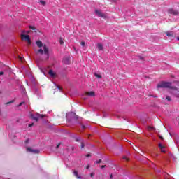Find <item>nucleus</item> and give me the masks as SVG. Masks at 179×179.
I'll return each mask as SVG.
<instances>
[{
    "label": "nucleus",
    "instance_id": "nucleus-13",
    "mask_svg": "<svg viewBox=\"0 0 179 179\" xmlns=\"http://www.w3.org/2000/svg\"><path fill=\"white\" fill-rule=\"evenodd\" d=\"M73 174H74L75 177H76V178H78V179L82 178L79 176V173H78V171L75 170V171H73Z\"/></svg>",
    "mask_w": 179,
    "mask_h": 179
},
{
    "label": "nucleus",
    "instance_id": "nucleus-2",
    "mask_svg": "<svg viewBox=\"0 0 179 179\" xmlns=\"http://www.w3.org/2000/svg\"><path fill=\"white\" fill-rule=\"evenodd\" d=\"M36 45L38 47V48H41L36 51V54H40L41 55L44 54L45 55L44 58L41 59V61H48V59H50V50L47 45H43V42H41V41H37ZM41 47H43V50L41 48Z\"/></svg>",
    "mask_w": 179,
    "mask_h": 179
},
{
    "label": "nucleus",
    "instance_id": "nucleus-32",
    "mask_svg": "<svg viewBox=\"0 0 179 179\" xmlns=\"http://www.w3.org/2000/svg\"><path fill=\"white\" fill-rule=\"evenodd\" d=\"M139 59L143 60V57L141 56H139Z\"/></svg>",
    "mask_w": 179,
    "mask_h": 179
},
{
    "label": "nucleus",
    "instance_id": "nucleus-24",
    "mask_svg": "<svg viewBox=\"0 0 179 179\" xmlns=\"http://www.w3.org/2000/svg\"><path fill=\"white\" fill-rule=\"evenodd\" d=\"M96 163L97 164H100V163H101V159H99V161H96Z\"/></svg>",
    "mask_w": 179,
    "mask_h": 179
},
{
    "label": "nucleus",
    "instance_id": "nucleus-18",
    "mask_svg": "<svg viewBox=\"0 0 179 179\" xmlns=\"http://www.w3.org/2000/svg\"><path fill=\"white\" fill-rule=\"evenodd\" d=\"M40 3H41V5H43V6H45V1H43V0H41V1H40Z\"/></svg>",
    "mask_w": 179,
    "mask_h": 179
},
{
    "label": "nucleus",
    "instance_id": "nucleus-17",
    "mask_svg": "<svg viewBox=\"0 0 179 179\" xmlns=\"http://www.w3.org/2000/svg\"><path fill=\"white\" fill-rule=\"evenodd\" d=\"M29 29H31V30H34L35 33H37V29H36V27H34V26H29Z\"/></svg>",
    "mask_w": 179,
    "mask_h": 179
},
{
    "label": "nucleus",
    "instance_id": "nucleus-39",
    "mask_svg": "<svg viewBox=\"0 0 179 179\" xmlns=\"http://www.w3.org/2000/svg\"><path fill=\"white\" fill-rule=\"evenodd\" d=\"M159 138H160L161 139H163V136H159Z\"/></svg>",
    "mask_w": 179,
    "mask_h": 179
},
{
    "label": "nucleus",
    "instance_id": "nucleus-40",
    "mask_svg": "<svg viewBox=\"0 0 179 179\" xmlns=\"http://www.w3.org/2000/svg\"><path fill=\"white\" fill-rule=\"evenodd\" d=\"M110 178L113 179V174H110Z\"/></svg>",
    "mask_w": 179,
    "mask_h": 179
},
{
    "label": "nucleus",
    "instance_id": "nucleus-19",
    "mask_svg": "<svg viewBox=\"0 0 179 179\" xmlns=\"http://www.w3.org/2000/svg\"><path fill=\"white\" fill-rule=\"evenodd\" d=\"M59 43L62 45V44H64V40L62 39V38H59Z\"/></svg>",
    "mask_w": 179,
    "mask_h": 179
},
{
    "label": "nucleus",
    "instance_id": "nucleus-16",
    "mask_svg": "<svg viewBox=\"0 0 179 179\" xmlns=\"http://www.w3.org/2000/svg\"><path fill=\"white\" fill-rule=\"evenodd\" d=\"M94 76L96 78H97L98 79H101V78H102L101 75H100V74H99V73H94Z\"/></svg>",
    "mask_w": 179,
    "mask_h": 179
},
{
    "label": "nucleus",
    "instance_id": "nucleus-30",
    "mask_svg": "<svg viewBox=\"0 0 179 179\" xmlns=\"http://www.w3.org/2000/svg\"><path fill=\"white\" fill-rule=\"evenodd\" d=\"M86 169H87V170H89V169H90V165H87V166H86Z\"/></svg>",
    "mask_w": 179,
    "mask_h": 179
},
{
    "label": "nucleus",
    "instance_id": "nucleus-12",
    "mask_svg": "<svg viewBox=\"0 0 179 179\" xmlns=\"http://www.w3.org/2000/svg\"><path fill=\"white\" fill-rule=\"evenodd\" d=\"M97 48L99 51H103V50H104V48L103 47V45L101 43L97 44Z\"/></svg>",
    "mask_w": 179,
    "mask_h": 179
},
{
    "label": "nucleus",
    "instance_id": "nucleus-35",
    "mask_svg": "<svg viewBox=\"0 0 179 179\" xmlns=\"http://www.w3.org/2000/svg\"><path fill=\"white\" fill-rule=\"evenodd\" d=\"M90 154H87V155H86V157H90Z\"/></svg>",
    "mask_w": 179,
    "mask_h": 179
},
{
    "label": "nucleus",
    "instance_id": "nucleus-41",
    "mask_svg": "<svg viewBox=\"0 0 179 179\" xmlns=\"http://www.w3.org/2000/svg\"><path fill=\"white\" fill-rule=\"evenodd\" d=\"M177 40H178V41H179V36H178V37H177Z\"/></svg>",
    "mask_w": 179,
    "mask_h": 179
},
{
    "label": "nucleus",
    "instance_id": "nucleus-28",
    "mask_svg": "<svg viewBox=\"0 0 179 179\" xmlns=\"http://www.w3.org/2000/svg\"><path fill=\"white\" fill-rule=\"evenodd\" d=\"M60 145H61V143H59V144H57V145L56 146V149H58V148H59Z\"/></svg>",
    "mask_w": 179,
    "mask_h": 179
},
{
    "label": "nucleus",
    "instance_id": "nucleus-36",
    "mask_svg": "<svg viewBox=\"0 0 179 179\" xmlns=\"http://www.w3.org/2000/svg\"><path fill=\"white\" fill-rule=\"evenodd\" d=\"M3 73H3V71H1V72H0V76H1V75H3Z\"/></svg>",
    "mask_w": 179,
    "mask_h": 179
},
{
    "label": "nucleus",
    "instance_id": "nucleus-27",
    "mask_svg": "<svg viewBox=\"0 0 179 179\" xmlns=\"http://www.w3.org/2000/svg\"><path fill=\"white\" fill-rule=\"evenodd\" d=\"M81 127H82V129H86V126H85V125L82 124V126H81Z\"/></svg>",
    "mask_w": 179,
    "mask_h": 179
},
{
    "label": "nucleus",
    "instance_id": "nucleus-33",
    "mask_svg": "<svg viewBox=\"0 0 179 179\" xmlns=\"http://www.w3.org/2000/svg\"><path fill=\"white\" fill-rule=\"evenodd\" d=\"M94 173H90L91 177H94Z\"/></svg>",
    "mask_w": 179,
    "mask_h": 179
},
{
    "label": "nucleus",
    "instance_id": "nucleus-11",
    "mask_svg": "<svg viewBox=\"0 0 179 179\" xmlns=\"http://www.w3.org/2000/svg\"><path fill=\"white\" fill-rule=\"evenodd\" d=\"M71 115L74 120L78 121L79 120V116L76 115V113H71Z\"/></svg>",
    "mask_w": 179,
    "mask_h": 179
},
{
    "label": "nucleus",
    "instance_id": "nucleus-23",
    "mask_svg": "<svg viewBox=\"0 0 179 179\" xmlns=\"http://www.w3.org/2000/svg\"><path fill=\"white\" fill-rule=\"evenodd\" d=\"M123 159L124 160H126L127 162H128L129 160V159H128L127 157H123Z\"/></svg>",
    "mask_w": 179,
    "mask_h": 179
},
{
    "label": "nucleus",
    "instance_id": "nucleus-9",
    "mask_svg": "<svg viewBox=\"0 0 179 179\" xmlns=\"http://www.w3.org/2000/svg\"><path fill=\"white\" fill-rule=\"evenodd\" d=\"M48 73V75H50V76H51V78H55V73L54 72V71L50 69V70H49Z\"/></svg>",
    "mask_w": 179,
    "mask_h": 179
},
{
    "label": "nucleus",
    "instance_id": "nucleus-21",
    "mask_svg": "<svg viewBox=\"0 0 179 179\" xmlns=\"http://www.w3.org/2000/svg\"><path fill=\"white\" fill-rule=\"evenodd\" d=\"M166 100H167L168 101H171V98L170 96H166Z\"/></svg>",
    "mask_w": 179,
    "mask_h": 179
},
{
    "label": "nucleus",
    "instance_id": "nucleus-10",
    "mask_svg": "<svg viewBox=\"0 0 179 179\" xmlns=\"http://www.w3.org/2000/svg\"><path fill=\"white\" fill-rule=\"evenodd\" d=\"M86 96H89L90 97H93L94 96V92L91 91V92H87L85 93Z\"/></svg>",
    "mask_w": 179,
    "mask_h": 179
},
{
    "label": "nucleus",
    "instance_id": "nucleus-38",
    "mask_svg": "<svg viewBox=\"0 0 179 179\" xmlns=\"http://www.w3.org/2000/svg\"><path fill=\"white\" fill-rule=\"evenodd\" d=\"M25 143H29V139H27V140L25 141Z\"/></svg>",
    "mask_w": 179,
    "mask_h": 179
},
{
    "label": "nucleus",
    "instance_id": "nucleus-29",
    "mask_svg": "<svg viewBox=\"0 0 179 179\" xmlns=\"http://www.w3.org/2000/svg\"><path fill=\"white\" fill-rule=\"evenodd\" d=\"M10 103H13V101H9V102H7L6 104H10Z\"/></svg>",
    "mask_w": 179,
    "mask_h": 179
},
{
    "label": "nucleus",
    "instance_id": "nucleus-1",
    "mask_svg": "<svg viewBox=\"0 0 179 179\" xmlns=\"http://www.w3.org/2000/svg\"><path fill=\"white\" fill-rule=\"evenodd\" d=\"M157 87L171 89L173 96L179 98V83L176 86H171V83L162 81L157 84Z\"/></svg>",
    "mask_w": 179,
    "mask_h": 179
},
{
    "label": "nucleus",
    "instance_id": "nucleus-6",
    "mask_svg": "<svg viewBox=\"0 0 179 179\" xmlns=\"http://www.w3.org/2000/svg\"><path fill=\"white\" fill-rule=\"evenodd\" d=\"M168 13L169 15H173L174 16H177V15H178L179 12H178V10H176L173 8H171L168 10Z\"/></svg>",
    "mask_w": 179,
    "mask_h": 179
},
{
    "label": "nucleus",
    "instance_id": "nucleus-20",
    "mask_svg": "<svg viewBox=\"0 0 179 179\" xmlns=\"http://www.w3.org/2000/svg\"><path fill=\"white\" fill-rule=\"evenodd\" d=\"M83 148H85V143H83V142H81V145L80 147V149H83Z\"/></svg>",
    "mask_w": 179,
    "mask_h": 179
},
{
    "label": "nucleus",
    "instance_id": "nucleus-42",
    "mask_svg": "<svg viewBox=\"0 0 179 179\" xmlns=\"http://www.w3.org/2000/svg\"><path fill=\"white\" fill-rule=\"evenodd\" d=\"M154 97H157V96H154Z\"/></svg>",
    "mask_w": 179,
    "mask_h": 179
},
{
    "label": "nucleus",
    "instance_id": "nucleus-22",
    "mask_svg": "<svg viewBox=\"0 0 179 179\" xmlns=\"http://www.w3.org/2000/svg\"><path fill=\"white\" fill-rule=\"evenodd\" d=\"M23 104H24V102L20 103V104L18 105V107H20L21 106H23Z\"/></svg>",
    "mask_w": 179,
    "mask_h": 179
},
{
    "label": "nucleus",
    "instance_id": "nucleus-15",
    "mask_svg": "<svg viewBox=\"0 0 179 179\" xmlns=\"http://www.w3.org/2000/svg\"><path fill=\"white\" fill-rule=\"evenodd\" d=\"M64 64H66L67 65H69V64H70L69 59L68 57H66V58L64 59Z\"/></svg>",
    "mask_w": 179,
    "mask_h": 179
},
{
    "label": "nucleus",
    "instance_id": "nucleus-31",
    "mask_svg": "<svg viewBox=\"0 0 179 179\" xmlns=\"http://www.w3.org/2000/svg\"><path fill=\"white\" fill-rule=\"evenodd\" d=\"M105 167H106V165H102V166H101V169H105Z\"/></svg>",
    "mask_w": 179,
    "mask_h": 179
},
{
    "label": "nucleus",
    "instance_id": "nucleus-3",
    "mask_svg": "<svg viewBox=\"0 0 179 179\" xmlns=\"http://www.w3.org/2000/svg\"><path fill=\"white\" fill-rule=\"evenodd\" d=\"M45 115H41L40 113H36L35 115L31 114V118L32 120H34V121H36V122H38V120L43 119L44 118Z\"/></svg>",
    "mask_w": 179,
    "mask_h": 179
},
{
    "label": "nucleus",
    "instance_id": "nucleus-14",
    "mask_svg": "<svg viewBox=\"0 0 179 179\" xmlns=\"http://www.w3.org/2000/svg\"><path fill=\"white\" fill-rule=\"evenodd\" d=\"M159 148L161 149V151L163 153H166V151H164L163 149H164V146H163V145H162L161 143L159 144Z\"/></svg>",
    "mask_w": 179,
    "mask_h": 179
},
{
    "label": "nucleus",
    "instance_id": "nucleus-43",
    "mask_svg": "<svg viewBox=\"0 0 179 179\" xmlns=\"http://www.w3.org/2000/svg\"><path fill=\"white\" fill-rule=\"evenodd\" d=\"M0 114H1V112H0Z\"/></svg>",
    "mask_w": 179,
    "mask_h": 179
},
{
    "label": "nucleus",
    "instance_id": "nucleus-37",
    "mask_svg": "<svg viewBox=\"0 0 179 179\" xmlns=\"http://www.w3.org/2000/svg\"><path fill=\"white\" fill-rule=\"evenodd\" d=\"M57 87L59 90H61L62 88H61V87H59V86H57Z\"/></svg>",
    "mask_w": 179,
    "mask_h": 179
},
{
    "label": "nucleus",
    "instance_id": "nucleus-34",
    "mask_svg": "<svg viewBox=\"0 0 179 179\" xmlns=\"http://www.w3.org/2000/svg\"><path fill=\"white\" fill-rule=\"evenodd\" d=\"M19 58H20V60H21V62H23V58L22 57H19Z\"/></svg>",
    "mask_w": 179,
    "mask_h": 179
},
{
    "label": "nucleus",
    "instance_id": "nucleus-25",
    "mask_svg": "<svg viewBox=\"0 0 179 179\" xmlns=\"http://www.w3.org/2000/svg\"><path fill=\"white\" fill-rule=\"evenodd\" d=\"M85 44H86V43H85V42H83V41L81 42V45H82L83 47H85Z\"/></svg>",
    "mask_w": 179,
    "mask_h": 179
},
{
    "label": "nucleus",
    "instance_id": "nucleus-7",
    "mask_svg": "<svg viewBox=\"0 0 179 179\" xmlns=\"http://www.w3.org/2000/svg\"><path fill=\"white\" fill-rule=\"evenodd\" d=\"M27 150L28 151V152H32V153H35V154H38V153H40V150H34V149H31V148H27Z\"/></svg>",
    "mask_w": 179,
    "mask_h": 179
},
{
    "label": "nucleus",
    "instance_id": "nucleus-8",
    "mask_svg": "<svg viewBox=\"0 0 179 179\" xmlns=\"http://www.w3.org/2000/svg\"><path fill=\"white\" fill-rule=\"evenodd\" d=\"M165 33L168 37H171L172 38L176 37V34H174V32L173 31H166Z\"/></svg>",
    "mask_w": 179,
    "mask_h": 179
},
{
    "label": "nucleus",
    "instance_id": "nucleus-5",
    "mask_svg": "<svg viewBox=\"0 0 179 179\" xmlns=\"http://www.w3.org/2000/svg\"><path fill=\"white\" fill-rule=\"evenodd\" d=\"M95 13L99 16V17H101L102 19H107V15L103 13L100 10H95Z\"/></svg>",
    "mask_w": 179,
    "mask_h": 179
},
{
    "label": "nucleus",
    "instance_id": "nucleus-26",
    "mask_svg": "<svg viewBox=\"0 0 179 179\" xmlns=\"http://www.w3.org/2000/svg\"><path fill=\"white\" fill-rule=\"evenodd\" d=\"M33 125H34V123H31V124H29V128H31V127H33Z\"/></svg>",
    "mask_w": 179,
    "mask_h": 179
},
{
    "label": "nucleus",
    "instance_id": "nucleus-4",
    "mask_svg": "<svg viewBox=\"0 0 179 179\" xmlns=\"http://www.w3.org/2000/svg\"><path fill=\"white\" fill-rule=\"evenodd\" d=\"M21 39L27 41L28 45H30V44H31V41L30 40V36L29 35L22 34Z\"/></svg>",
    "mask_w": 179,
    "mask_h": 179
}]
</instances>
